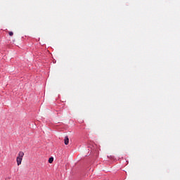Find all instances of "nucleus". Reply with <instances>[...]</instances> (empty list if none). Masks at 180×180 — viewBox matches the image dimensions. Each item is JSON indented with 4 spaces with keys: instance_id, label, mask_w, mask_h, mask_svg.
<instances>
[{
    "instance_id": "1",
    "label": "nucleus",
    "mask_w": 180,
    "mask_h": 180,
    "mask_svg": "<svg viewBox=\"0 0 180 180\" xmlns=\"http://www.w3.org/2000/svg\"><path fill=\"white\" fill-rule=\"evenodd\" d=\"M24 155H25V153H23L22 151H20L19 152L18 156L17 157V158H22V160H23Z\"/></svg>"
},
{
    "instance_id": "2",
    "label": "nucleus",
    "mask_w": 180,
    "mask_h": 180,
    "mask_svg": "<svg viewBox=\"0 0 180 180\" xmlns=\"http://www.w3.org/2000/svg\"><path fill=\"white\" fill-rule=\"evenodd\" d=\"M64 143L65 146H68V143H70V139H68V136L65 137Z\"/></svg>"
},
{
    "instance_id": "3",
    "label": "nucleus",
    "mask_w": 180,
    "mask_h": 180,
    "mask_svg": "<svg viewBox=\"0 0 180 180\" xmlns=\"http://www.w3.org/2000/svg\"><path fill=\"white\" fill-rule=\"evenodd\" d=\"M22 160H23V159L20 158H16V161H17V165H20V164H22Z\"/></svg>"
},
{
    "instance_id": "4",
    "label": "nucleus",
    "mask_w": 180,
    "mask_h": 180,
    "mask_svg": "<svg viewBox=\"0 0 180 180\" xmlns=\"http://www.w3.org/2000/svg\"><path fill=\"white\" fill-rule=\"evenodd\" d=\"M53 161H54V158H50L49 159V164H53Z\"/></svg>"
},
{
    "instance_id": "5",
    "label": "nucleus",
    "mask_w": 180,
    "mask_h": 180,
    "mask_svg": "<svg viewBox=\"0 0 180 180\" xmlns=\"http://www.w3.org/2000/svg\"><path fill=\"white\" fill-rule=\"evenodd\" d=\"M9 36H13V33L12 32H8Z\"/></svg>"
}]
</instances>
